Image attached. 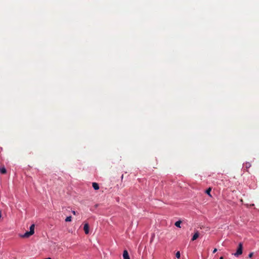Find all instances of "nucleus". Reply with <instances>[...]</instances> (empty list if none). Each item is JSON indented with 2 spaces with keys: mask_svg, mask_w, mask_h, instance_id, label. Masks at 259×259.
<instances>
[{
  "mask_svg": "<svg viewBox=\"0 0 259 259\" xmlns=\"http://www.w3.org/2000/svg\"><path fill=\"white\" fill-rule=\"evenodd\" d=\"M254 205V204H252L250 205V206H253Z\"/></svg>",
  "mask_w": 259,
  "mask_h": 259,
  "instance_id": "20",
  "label": "nucleus"
},
{
  "mask_svg": "<svg viewBox=\"0 0 259 259\" xmlns=\"http://www.w3.org/2000/svg\"><path fill=\"white\" fill-rule=\"evenodd\" d=\"M83 230L85 234H88L89 233V226L88 223L84 224L83 227Z\"/></svg>",
  "mask_w": 259,
  "mask_h": 259,
  "instance_id": "3",
  "label": "nucleus"
},
{
  "mask_svg": "<svg viewBox=\"0 0 259 259\" xmlns=\"http://www.w3.org/2000/svg\"><path fill=\"white\" fill-rule=\"evenodd\" d=\"M219 259H224V258H223V256H221V257H220V258H219Z\"/></svg>",
  "mask_w": 259,
  "mask_h": 259,
  "instance_id": "17",
  "label": "nucleus"
},
{
  "mask_svg": "<svg viewBox=\"0 0 259 259\" xmlns=\"http://www.w3.org/2000/svg\"><path fill=\"white\" fill-rule=\"evenodd\" d=\"M93 187L96 190H97L99 189V186L98 183L94 182L92 184Z\"/></svg>",
  "mask_w": 259,
  "mask_h": 259,
  "instance_id": "6",
  "label": "nucleus"
},
{
  "mask_svg": "<svg viewBox=\"0 0 259 259\" xmlns=\"http://www.w3.org/2000/svg\"><path fill=\"white\" fill-rule=\"evenodd\" d=\"M123 259H130L128 253L126 250H124L123 252Z\"/></svg>",
  "mask_w": 259,
  "mask_h": 259,
  "instance_id": "4",
  "label": "nucleus"
},
{
  "mask_svg": "<svg viewBox=\"0 0 259 259\" xmlns=\"http://www.w3.org/2000/svg\"><path fill=\"white\" fill-rule=\"evenodd\" d=\"M211 191V188H209L208 189H207L206 191H205V193L208 195L209 196H211V195H210V192Z\"/></svg>",
  "mask_w": 259,
  "mask_h": 259,
  "instance_id": "9",
  "label": "nucleus"
},
{
  "mask_svg": "<svg viewBox=\"0 0 259 259\" xmlns=\"http://www.w3.org/2000/svg\"><path fill=\"white\" fill-rule=\"evenodd\" d=\"M72 212L73 213V214L74 215H76V212L74 210H72Z\"/></svg>",
  "mask_w": 259,
  "mask_h": 259,
  "instance_id": "15",
  "label": "nucleus"
},
{
  "mask_svg": "<svg viewBox=\"0 0 259 259\" xmlns=\"http://www.w3.org/2000/svg\"><path fill=\"white\" fill-rule=\"evenodd\" d=\"M199 235V232H198V231H197L194 234L193 236L192 237L191 240L193 241L196 240L198 238Z\"/></svg>",
  "mask_w": 259,
  "mask_h": 259,
  "instance_id": "5",
  "label": "nucleus"
},
{
  "mask_svg": "<svg viewBox=\"0 0 259 259\" xmlns=\"http://www.w3.org/2000/svg\"><path fill=\"white\" fill-rule=\"evenodd\" d=\"M181 223H182V222L181 221H178L175 223V225L176 227L181 228Z\"/></svg>",
  "mask_w": 259,
  "mask_h": 259,
  "instance_id": "8",
  "label": "nucleus"
},
{
  "mask_svg": "<svg viewBox=\"0 0 259 259\" xmlns=\"http://www.w3.org/2000/svg\"><path fill=\"white\" fill-rule=\"evenodd\" d=\"M242 249H243V245L242 243H240L239 244L237 250L235 253H234L233 254L235 256H238L239 255H241L242 253Z\"/></svg>",
  "mask_w": 259,
  "mask_h": 259,
  "instance_id": "2",
  "label": "nucleus"
},
{
  "mask_svg": "<svg viewBox=\"0 0 259 259\" xmlns=\"http://www.w3.org/2000/svg\"><path fill=\"white\" fill-rule=\"evenodd\" d=\"M240 201H241V202H243V200H242V199H241V200H240Z\"/></svg>",
  "mask_w": 259,
  "mask_h": 259,
  "instance_id": "19",
  "label": "nucleus"
},
{
  "mask_svg": "<svg viewBox=\"0 0 259 259\" xmlns=\"http://www.w3.org/2000/svg\"><path fill=\"white\" fill-rule=\"evenodd\" d=\"M245 166L246 168H249L251 166V164L249 162H247L245 164Z\"/></svg>",
  "mask_w": 259,
  "mask_h": 259,
  "instance_id": "12",
  "label": "nucleus"
},
{
  "mask_svg": "<svg viewBox=\"0 0 259 259\" xmlns=\"http://www.w3.org/2000/svg\"><path fill=\"white\" fill-rule=\"evenodd\" d=\"M71 219H72V217L71 216H69L66 218L65 221L66 222H71Z\"/></svg>",
  "mask_w": 259,
  "mask_h": 259,
  "instance_id": "10",
  "label": "nucleus"
},
{
  "mask_svg": "<svg viewBox=\"0 0 259 259\" xmlns=\"http://www.w3.org/2000/svg\"><path fill=\"white\" fill-rule=\"evenodd\" d=\"M2 218V212H1V211L0 210V219H1Z\"/></svg>",
  "mask_w": 259,
  "mask_h": 259,
  "instance_id": "16",
  "label": "nucleus"
},
{
  "mask_svg": "<svg viewBox=\"0 0 259 259\" xmlns=\"http://www.w3.org/2000/svg\"><path fill=\"white\" fill-rule=\"evenodd\" d=\"M123 175H122L121 176V179H123Z\"/></svg>",
  "mask_w": 259,
  "mask_h": 259,
  "instance_id": "18",
  "label": "nucleus"
},
{
  "mask_svg": "<svg viewBox=\"0 0 259 259\" xmlns=\"http://www.w3.org/2000/svg\"><path fill=\"white\" fill-rule=\"evenodd\" d=\"M0 172L1 174H5L6 173L7 170L4 166H2L0 167Z\"/></svg>",
  "mask_w": 259,
  "mask_h": 259,
  "instance_id": "7",
  "label": "nucleus"
},
{
  "mask_svg": "<svg viewBox=\"0 0 259 259\" xmlns=\"http://www.w3.org/2000/svg\"><path fill=\"white\" fill-rule=\"evenodd\" d=\"M253 252H250L248 255V257L250 258L252 257V256H253Z\"/></svg>",
  "mask_w": 259,
  "mask_h": 259,
  "instance_id": "13",
  "label": "nucleus"
},
{
  "mask_svg": "<svg viewBox=\"0 0 259 259\" xmlns=\"http://www.w3.org/2000/svg\"><path fill=\"white\" fill-rule=\"evenodd\" d=\"M180 256H181V254H180V251H177L176 254V256L177 257V258H180Z\"/></svg>",
  "mask_w": 259,
  "mask_h": 259,
  "instance_id": "11",
  "label": "nucleus"
},
{
  "mask_svg": "<svg viewBox=\"0 0 259 259\" xmlns=\"http://www.w3.org/2000/svg\"><path fill=\"white\" fill-rule=\"evenodd\" d=\"M34 228L35 225L32 224L30 227V231H27L23 235H21V237L22 238H28L31 235H33L34 233Z\"/></svg>",
  "mask_w": 259,
  "mask_h": 259,
  "instance_id": "1",
  "label": "nucleus"
},
{
  "mask_svg": "<svg viewBox=\"0 0 259 259\" xmlns=\"http://www.w3.org/2000/svg\"><path fill=\"white\" fill-rule=\"evenodd\" d=\"M217 248H214V250H213L212 253H215L217 252Z\"/></svg>",
  "mask_w": 259,
  "mask_h": 259,
  "instance_id": "14",
  "label": "nucleus"
}]
</instances>
